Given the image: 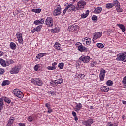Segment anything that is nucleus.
<instances>
[{
	"mask_svg": "<svg viewBox=\"0 0 126 126\" xmlns=\"http://www.w3.org/2000/svg\"><path fill=\"white\" fill-rule=\"evenodd\" d=\"M102 10H103V9H102V7H98L97 8H94V12L95 14H99V13H101V12H102Z\"/></svg>",
	"mask_w": 126,
	"mask_h": 126,
	"instance_id": "nucleus-17",
	"label": "nucleus"
},
{
	"mask_svg": "<svg viewBox=\"0 0 126 126\" xmlns=\"http://www.w3.org/2000/svg\"><path fill=\"white\" fill-rule=\"evenodd\" d=\"M106 84L107 86H112L114 83H113V81L109 80L106 82Z\"/></svg>",
	"mask_w": 126,
	"mask_h": 126,
	"instance_id": "nucleus-38",
	"label": "nucleus"
},
{
	"mask_svg": "<svg viewBox=\"0 0 126 126\" xmlns=\"http://www.w3.org/2000/svg\"><path fill=\"white\" fill-rule=\"evenodd\" d=\"M97 47H98L99 49H103L104 48V44L102 43H97L96 44Z\"/></svg>",
	"mask_w": 126,
	"mask_h": 126,
	"instance_id": "nucleus-42",
	"label": "nucleus"
},
{
	"mask_svg": "<svg viewBox=\"0 0 126 126\" xmlns=\"http://www.w3.org/2000/svg\"><path fill=\"white\" fill-rule=\"evenodd\" d=\"M83 44L84 45H88L89 46L91 44V39L88 37H86L82 39Z\"/></svg>",
	"mask_w": 126,
	"mask_h": 126,
	"instance_id": "nucleus-14",
	"label": "nucleus"
},
{
	"mask_svg": "<svg viewBox=\"0 0 126 126\" xmlns=\"http://www.w3.org/2000/svg\"><path fill=\"white\" fill-rule=\"evenodd\" d=\"M76 106L75 111H80V109L82 108V104L80 103H76Z\"/></svg>",
	"mask_w": 126,
	"mask_h": 126,
	"instance_id": "nucleus-21",
	"label": "nucleus"
},
{
	"mask_svg": "<svg viewBox=\"0 0 126 126\" xmlns=\"http://www.w3.org/2000/svg\"><path fill=\"white\" fill-rule=\"evenodd\" d=\"M72 115L73 117H74L75 121H78V118L77 117V115L75 112L72 111Z\"/></svg>",
	"mask_w": 126,
	"mask_h": 126,
	"instance_id": "nucleus-34",
	"label": "nucleus"
},
{
	"mask_svg": "<svg viewBox=\"0 0 126 126\" xmlns=\"http://www.w3.org/2000/svg\"><path fill=\"white\" fill-rule=\"evenodd\" d=\"M62 13V7L61 6L57 7L53 11V15L54 16H58Z\"/></svg>",
	"mask_w": 126,
	"mask_h": 126,
	"instance_id": "nucleus-11",
	"label": "nucleus"
},
{
	"mask_svg": "<svg viewBox=\"0 0 126 126\" xmlns=\"http://www.w3.org/2000/svg\"><path fill=\"white\" fill-rule=\"evenodd\" d=\"M19 125L20 126H26L24 123H19Z\"/></svg>",
	"mask_w": 126,
	"mask_h": 126,
	"instance_id": "nucleus-58",
	"label": "nucleus"
},
{
	"mask_svg": "<svg viewBox=\"0 0 126 126\" xmlns=\"http://www.w3.org/2000/svg\"><path fill=\"white\" fill-rule=\"evenodd\" d=\"M67 10H68V9H67V7H66V8L64 9V10L63 11V14H65V13H66V11H67Z\"/></svg>",
	"mask_w": 126,
	"mask_h": 126,
	"instance_id": "nucleus-53",
	"label": "nucleus"
},
{
	"mask_svg": "<svg viewBox=\"0 0 126 126\" xmlns=\"http://www.w3.org/2000/svg\"><path fill=\"white\" fill-rule=\"evenodd\" d=\"M32 12H35V13H40L41 11H42V9L39 8V9H32Z\"/></svg>",
	"mask_w": 126,
	"mask_h": 126,
	"instance_id": "nucleus-37",
	"label": "nucleus"
},
{
	"mask_svg": "<svg viewBox=\"0 0 126 126\" xmlns=\"http://www.w3.org/2000/svg\"><path fill=\"white\" fill-rule=\"evenodd\" d=\"M79 60H80V61H82L83 63H89V61H90V60H91V58H90V56H89L82 55L79 58Z\"/></svg>",
	"mask_w": 126,
	"mask_h": 126,
	"instance_id": "nucleus-6",
	"label": "nucleus"
},
{
	"mask_svg": "<svg viewBox=\"0 0 126 126\" xmlns=\"http://www.w3.org/2000/svg\"><path fill=\"white\" fill-rule=\"evenodd\" d=\"M42 25H39L37 27L34 28L33 30L32 31V33H35V32H39L42 29Z\"/></svg>",
	"mask_w": 126,
	"mask_h": 126,
	"instance_id": "nucleus-18",
	"label": "nucleus"
},
{
	"mask_svg": "<svg viewBox=\"0 0 126 126\" xmlns=\"http://www.w3.org/2000/svg\"><path fill=\"white\" fill-rule=\"evenodd\" d=\"M87 16V15H86L85 13H83L81 15V17L82 18H86Z\"/></svg>",
	"mask_w": 126,
	"mask_h": 126,
	"instance_id": "nucleus-51",
	"label": "nucleus"
},
{
	"mask_svg": "<svg viewBox=\"0 0 126 126\" xmlns=\"http://www.w3.org/2000/svg\"><path fill=\"white\" fill-rule=\"evenodd\" d=\"M44 24L48 27H52L54 25V19L52 17H48L45 20Z\"/></svg>",
	"mask_w": 126,
	"mask_h": 126,
	"instance_id": "nucleus-2",
	"label": "nucleus"
},
{
	"mask_svg": "<svg viewBox=\"0 0 126 126\" xmlns=\"http://www.w3.org/2000/svg\"><path fill=\"white\" fill-rule=\"evenodd\" d=\"M14 94L18 98H20V99H22L23 98V93L20 91L19 89H15L13 91Z\"/></svg>",
	"mask_w": 126,
	"mask_h": 126,
	"instance_id": "nucleus-4",
	"label": "nucleus"
},
{
	"mask_svg": "<svg viewBox=\"0 0 126 126\" xmlns=\"http://www.w3.org/2000/svg\"><path fill=\"white\" fill-rule=\"evenodd\" d=\"M86 5V2H85L84 0H81L77 2L76 9V10H82Z\"/></svg>",
	"mask_w": 126,
	"mask_h": 126,
	"instance_id": "nucleus-1",
	"label": "nucleus"
},
{
	"mask_svg": "<svg viewBox=\"0 0 126 126\" xmlns=\"http://www.w3.org/2000/svg\"><path fill=\"white\" fill-rule=\"evenodd\" d=\"M89 14V10H87L86 11V13H85V15H87V16H88V15Z\"/></svg>",
	"mask_w": 126,
	"mask_h": 126,
	"instance_id": "nucleus-56",
	"label": "nucleus"
},
{
	"mask_svg": "<svg viewBox=\"0 0 126 126\" xmlns=\"http://www.w3.org/2000/svg\"><path fill=\"white\" fill-rule=\"evenodd\" d=\"M54 47L56 50H61V49H62L61 44L59 42H56L54 45Z\"/></svg>",
	"mask_w": 126,
	"mask_h": 126,
	"instance_id": "nucleus-24",
	"label": "nucleus"
},
{
	"mask_svg": "<svg viewBox=\"0 0 126 126\" xmlns=\"http://www.w3.org/2000/svg\"><path fill=\"white\" fill-rule=\"evenodd\" d=\"M93 119L90 118L88 119L87 121H84L82 123L84 125V126H91V125L93 124Z\"/></svg>",
	"mask_w": 126,
	"mask_h": 126,
	"instance_id": "nucleus-13",
	"label": "nucleus"
},
{
	"mask_svg": "<svg viewBox=\"0 0 126 126\" xmlns=\"http://www.w3.org/2000/svg\"><path fill=\"white\" fill-rule=\"evenodd\" d=\"M78 26L76 25H73L71 26H69L68 27L69 31H71L72 32H73V31H75L78 29Z\"/></svg>",
	"mask_w": 126,
	"mask_h": 126,
	"instance_id": "nucleus-16",
	"label": "nucleus"
},
{
	"mask_svg": "<svg viewBox=\"0 0 126 126\" xmlns=\"http://www.w3.org/2000/svg\"><path fill=\"white\" fill-rule=\"evenodd\" d=\"M122 82H123V84H126V76L123 78Z\"/></svg>",
	"mask_w": 126,
	"mask_h": 126,
	"instance_id": "nucleus-50",
	"label": "nucleus"
},
{
	"mask_svg": "<svg viewBox=\"0 0 126 126\" xmlns=\"http://www.w3.org/2000/svg\"><path fill=\"white\" fill-rule=\"evenodd\" d=\"M122 103L123 104V105H126V101H122Z\"/></svg>",
	"mask_w": 126,
	"mask_h": 126,
	"instance_id": "nucleus-61",
	"label": "nucleus"
},
{
	"mask_svg": "<svg viewBox=\"0 0 126 126\" xmlns=\"http://www.w3.org/2000/svg\"><path fill=\"white\" fill-rule=\"evenodd\" d=\"M42 64H40V65H36L34 68V70H35L36 71H38V70L39 69V66H42Z\"/></svg>",
	"mask_w": 126,
	"mask_h": 126,
	"instance_id": "nucleus-44",
	"label": "nucleus"
},
{
	"mask_svg": "<svg viewBox=\"0 0 126 126\" xmlns=\"http://www.w3.org/2000/svg\"><path fill=\"white\" fill-rule=\"evenodd\" d=\"M105 73H106V70L104 69H101L100 70V73L99 74V78L101 81H104L105 78Z\"/></svg>",
	"mask_w": 126,
	"mask_h": 126,
	"instance_id": "nucleus-12",
	"label": "nucleus"
},
{
	"mask_svg": "<svg viewBox=\"0 0 126 126\" xmlns=\"http://www.w3.org/2000/svg\"><path fill=\"white\" fill-rule=\"evenodd\" d=\"M78 76H79L80 77H85V75L82 74H78Z\"/></svg>",
	"mask_w": 126,
	"mask_h": 126,
	"instance_id": "nucleus-54",
	"label": "nucleus"
},
{
	"mask_svg": "<svg viewBox=\"0 0 126 126\" xmlns=\"http://www.w3.org/2000/svg\"><path fill=\"white\" fill-rule=\"evenodd\" d=\"M122 119H123V120H125V118H126V116H125V115H123V116H122Z\"/></svg>",
	"mask_w": 126,
	"mask_h": 126,
	"instance_id": "nucleus-62",
	"label": "nucleus"
},
{
	"mask_svg": "<svg viewBox=\"0 0 126 126\" xmlns=\"http://www.w3.org/2000/svg\"><path fill=\"white\" fill-rule=\"evenodd\" d=\"M10 47L12 50H15L16 49V44L14 42H11L10 43Z\"/></svg>",
	"mask_w": 126,
	"mask_h": 126,
	"instance_id": "nucleus-31",
	"label": "nucleus"
},
{
	"mask_svg": "<svg viewBox=\"0 0 126 126\" xmlns=\"http://www.w3.org/2000/svg\"><path fill=\"white\" fill-rule=\"evenodd\" d=\"M56 80L57 81V85L58 84H62V83H63V79H58Z\"/></svg>",
	"mask_w": 126,
	"mask_h": 126,
	"instance_id": "nucleus-43",
	"label": "nucleus"
},
{
	"mask_svg": "<svg viewBox=\"0 0 126 126\" xmlns=\"http://www.w3.org/2000/svg\"><path fill=\"white\" fill-rule=\"evenodd\" d=\"M32 83L34 85H38V86H42L43 85V82L39 78L32 79Z\"/></svg>",
	"mask_w": 126,
	"mask_h": 126,
	"instance_id": "nucleus-8",
	"label": "nucleus"
},
{
	"mask_svg": "<svg viewBox=\"0 0 126 126\" xmlns=\"http://www.w3.org/2000/svg\"><path fill=\"white\" fill-rule=\"evenodd\" d=\"M76 46L77 48H78V51L80 52H85V51H86V47L83 46L82 44H81L80 42L76 43Z\"/></svg>",
	"mask_w": 126,
	"mask_h": 126,
	"instance_id": "nucleus-7",
	"label": "nucleus"
},
{
	"mask_svg": "<svg viewBox=\"0 0 126 126\" xmlns=\"http://www.w3.org/2000/svg\"><path fill=\"white\" fill-rule=\"evenodd\" d=\"M113 7H114V5L113 4V3H109L106 4V8L108 9L113 8Z\"/></svg>",
	"mask_w": 126,
	"mask_h": 126,
	"instance_id": "nucleus-30",
	"label": "nucleus"
},
{
	"mask_svg": "<svg viewBox=\"0 0 126 126\" xmlns=\"http://www.w3.org/2000/svg\"><path fill=\"white\" fill-rule=\"evenodd\" d=\"M3 99L4 100V102L7 103L8 104H10L11 102V100L7 97H3Z\"/></svg>",
	"mask_w": 126,
	"mask_h": 126,
	"instance_id": "nucleus-39",
	"label": "nucleus"
},
{
	"mask_svg": "<svg viewBox=\"0 0 126 126\" xmlns=\"http://www.w3.org/2000/svg\"><path fill=\"white\" fill-rule=\"evenodd\" d=\"M92 20H94V21H95V20H97L98 19V17H97V16H96V15H94L92 17Z\"/></svg>",
	"mask_w": 126,
	"mask_h": 126,
	"instance_id": "nucleus-47",
	"label": "nucleus"
},
{
	"mask_svg": "<svg viewBox=\"0 0 126 126\" xmlns=\"http://www.w3.org/2000/svg\"><path fill=\"white\" fill-rule=\"evenodd\" d=\"M49 93H50V94H51V95H54V92L50 91V92H49Z\"/></svg>",
	"mask_w": 126,
	"mask_h": 126,
	"instance_id": "nucleus-60",
	"label": "nucleus"
},
{
	"mask_svg": "<svg viewBox=\"0 0 126 126\" xmlns=\"http://www.w3.org/2000/svg\"><path fill=\"white\" fill-rule=\"evenodd\" d=\"M60 32V28H55L51 30L52 33H59Z\"/></svg>",
	"mask_w": 126,
	"mask_h": 126,
	"instance_id": "nucleus-29",
	"label": "nucleus"
},
{
	"mask_svg": "<svg viewBox=\"0 0 126 126\" xmlns=\"http://www.w3.org/2000/svg\"><path fill=\"white\" fill-rule=\"evenodd\" d=\"M50 85L51 86H53V87H56V86H57V85H58V83L56 81V80H52L50 82Z\"/></svg>",
	"mask_w": 126,
	"mask_h": 126,
	"instance_id": "nucleus-27",
	"label": "nucleus"
},
{
	"mask_svg": "<svg viewBox=\"0 0 126 126\" xmlns=\"http://www.w3.org/2000/svg\"><path fill=\"white\" fill-rule=\"evenodd\" d=\"M3 97L2 98H0V106H3Z\"/></svg>",
	"mask_w": 126,
	"mask_h": 126,
	"instance_id": "nucleus-45",
	"label": "nucleus"
},
{
	"mask_svg": "<svg viewBox=\"0 0 126 126\" xmlns=\"http://www.w3.org/2000/svg\"><path fill=\"white\" fill-rule=\"evenodd\" d=\"M125 59V56L122 53H120V55L117 57L116 60L117 61H124Z\"/></svg>",
	"mask_w": 126,
	"mask_h": 126,
	"instance_id": "nucleus-20",
	"label": "nucleus"
},
{
	"mask_svg": "<svg viewBox=\"0 0 126 126\" xmlns=\"http://www.w3.org/2000/svg\"><path fill=\"white\" fill-rule=\"evenodd\" d=\"M58 64L57 62H53L52 64V66L54 67V68H56V66Z\"/></svg>",
	"mask_w": 126,
	"mask_h": 126,
	"instance_id": "nucleus-49",
	"label": "nucleus"
},
{
	"mask_svg": "<svg viewBox=\"0 0 126 126\" xmlns=\"http://www.w3.org/2000/svg\"><path fill=\"white\" fill-rule=\"evenodd\" d=\"M97 64V61H92L91 63L90 64V66L91 67H94Z\"/></svg>",
	"mask_w": 126,
	"mask_h": 126,
	"instance_id": "nucleus-32",
	"label": "nucleus"
},
{
	"mask_svg": "<svg viewBox=\"0 0 126 126\" xmlns=\"http://www.w3.org/2000/svg\"><path fill=\"white\" fill-rule=\"evenodd\" d=\"M29 122H32V116H29L28 118Z\"/></svg>",
	"mask_w": 126,
	"mask_h": 126,
	"instance_id": "nucleus-55",
	"label": "nucleus"
},
{
	"mask_svg": "<svg viewBox=\"0 0 126 126\" xmlns=\"http://www.w3.org/2000/svg\"><path fill=\"white\" fill-rule=\"evenodd\" d=\"M48 111L47 113H48V114H51V113H52L53 112V109H52L51 108L49 109H48Z\"/></svg>",
	"mask_w": 126,
	"mask_h": 126,
	"instance_id": "nucleus-52",
	"label": "nucleus"
},
{
	"mask_svg": "<svg viewBox=\"0 0 126 126\" xmlns=\"http://www.w3.org/2000/svg\"><path fill=\"white\" fill-rule=\"evenodd\" d=\"M107 126H118V124L116 123H112V122H108L107 124Z\"/></svg>",
	"mask_w": 126,
	"mask_h": 126,
	"instance_id": "nucleus-36",
	"label": "nucleus"
},
{
	"mask_svg": "<svg viewBox=\"0 0 126 126\" xmlns=\"http://www.w3.org/2000/svg\"><path fill=\"white\" fill-rule=\"evenodd\" d=\"M51 104L50 103H47L45 104V107L47 108V109H50L51 108Z\"/></svg>",
	"mask_w": 126,
	"mask_h": 126,
	"instance_id": "nucleus-48",
	"label": "nucleus"
},
{
	"mask_svg": "<svg viewBox=\"0 0 126 126\" xmlns=\"http://www.w3.org/2000/svg\"><path fill=\"white\" fill-rule=\"evenodd\" d=\"M63 66H64V63L63 62L59 63L58 64V68L59 69H63Z\"/></svg>",
	"mask_w": 126,
	"mask_h": 126,
	"instance_id": "nucleus-35",
	"label": "nucleus"
},
{
	"mask_svg": "<svg viewBox=\"0 0 126 126\" xmlns=\"http://www.w3.org/2000/svg\"><path fill=\"white\" fill-rule=\"evenodd\" d=\"M103 35V32H95L93 34V42H95L97 39H99L101 38Z\"/></svg>",
	"mask_w": 126,
	"mask_h": 126,
	"instance_id": "nucleus-5",
	"label": "nucleus"
},
{
	"mask_svg": "<svg viewBox=\"0 0 126 126\" xmlns=\"http://www.w3.org/2000/svg\"><path fill=\"white\" fill-rule=\"evenodd\" d=\"M100 89L102 92H108L110 89L108 87L103 86L100 88Z\"/></svg>",
	"mask_w": 126,
	"mask_h": 126,
	"instance_id": "nucleus-26",
	"label": "nucleus"
},
{
	"mask_svg": "<svg viewBox=\"0 0 126 126\" xmlns=\"http://www.w3.org/2000/svg\"><path fill=\"white\" fill-rule=\"evenodd\" d=\"M10 83V82L8 80L4 81L2 83V86H5V85H8Z\"/></svg>",
	"mask_w": 126,
	"mask_h": 126,
	"instance_id": "nucleus-40",
	"label": "nucleus"
},
{
	"mask_svg": "<svg viewBox=\"0 0 126 126\" xmlns=\"http://www.w3.org/2000/svg\"><path fill=\"white\" fill-rule=\"evenodd\" d=\"M121 54H122L124 56V57L126 58V52H123V53H121Z\"/></svg>",
	"mask_w": 126,
	"mask_h": 126,
	"instance_id": "nucleus-57",
	"label": "nucleus"
},
{
	"mask_svg": "<svg viewBox=\"0 0 126 126\" xmlns=\"http://www.w3.org/2000/svg\"><path fill=\"white\" fill-rule=\"evenodd\" d=\"M6 66H8L9 64H12L13 63V60L11 59H9L7 60L6 63Z\"/></svg>",
	"mask_w": 126,
	"mask_h": 126,
	"instance_id": "nucleus-33",
	"label": "nucleus"
},
{
	"mask_svg": "<svg viewBox=\"0 0 126 126\" xmlns=\"http://www.w3.org/2000/svg\"><path fill=\"white\" fill-rule=\"evenodd\" d=\"M2 108V106H0V112H1Z\"/></svg>",
	"mask_w": 126,
	"mask_h": 126,
	"instance_id": "nucleus-64",
	"label": "nucleus"
},
{
	"mask_svg": "<svg viewBox=\"0 0 126 126\" xmlns=\"http://www.w3.org/2000/svg\"><path fill=\"white\" fill-rule=\"evenodd\" d=\"M5 72V71L4 69L0 68V75H2Z\"/></svg>",
	"mask_w": 126,
	"mask_h": 126,
	"instance_id": "nucleus-46",
	"label": "nucleus"
},
{
	"mask_svg": "<svg viewBox=\"0 0 126 126\" xmlns=\"http://www.w3.org/2000/svg\"><path fill=\"white\" fill-rule=\"evenodd\" d=\"M3 55V52L1 51H0V57H1Z\"/></svg>",
	"mask_w": 126,
	"mask_h": 126,
	"instance_id": "nucleus-59",
	"label": "nucleus"
},
{
	"mask_svg": "<svg viewBox=\"0 0 126 126\" xmlns=\"http://www.w3.org/2000/svg\"><path fill=\"white\" fill-rule=\"evenodd\" d=\"M46 68L47 69H48V70H55V69H56L57 68H54V67H53V66H48V67H47Z\"/></svg>",
	"mask_w": 126,
	"mask_h": 126,
	"instance_id": "nucleus-41",
	"label": "nucleus"
},
{
	"mask_svg": "<svg viewBox=\"0 0 126 126\" xmlns=\"http://www.w3.org/2000/svg\"><path fill=\"white\" fill-rule=\"evenodd\" d=\"M46 54L47 53H40L36 55V58H37V59H39V60H40V59H41V58H43V57H44V56H45V55H46Z\"/></svg>",
	"mask_w": 126,
	"mask_h": 126,
	"instance_id": "nucleus-28",
	"label": "nucleus"
},
{
	"mask_svg": "<svg viewBox=\"0 0 126 126\" xmlns=\"http://www.w3.org/2000/svg\"><path fill=\"white\" fill-rule=\"evenodd\" d=\"M65 6L68 9H69V11H75V8H76V7H75L73 4H71L69 3H66L65 4Z\"/></svg>",
	"mask_w": 126,
	"mask_h": 126,
	"instance_id": "nucleus-10",
	"label": "nucleus"
},
{
	"mask_svg": "<svg viewBox=\"0 0 126 126\" xmlns=\"http://www.w3.org/2000/svg\"><path fill=\"white\" fill-rule=\"evenodd\" d=\"M16 36L19 41V43H20V44H23V39H22V34L20 32H18L16 34Z\"/></svg>",
	"mask_w": 126,
	"mask_h": 126,
	"instance_id": "nucleus-15",
	"label": "nucleus"
},
{
	"mask_svg": "<svg viewBox=\"0 0 126 126\" xmlns=\"http://www.w3.org/2000/svg\"><path fill=\"white\" fill-rule=\"evenodd\" d=\"M113 6L116 9L117 12H123L124 10L123 8L121 7V5L120 4V2L118 0L113 1Z\"/></svg>",
	"mask_w": 126,
	"mask_h": 126,
	"instance_id": "nucleus-3",
	"label": "nucleus"
},
{
	"mask_svg": "<svg viewBox=\"0 0 126 126\" xmlns=\"http://www.w3.org/2000/svg\"><path fill=\"white\" fill-rule=\"evenodd\" d=\"M117 25L118 27H119V28H120V29H121L122 32H125V31H126V28L124 25L117 24Z\"/></svg>",
	"mask_w": 126,
	"mask_h": 126,
	"instance_id": "nucleus-23",
	"label": "nucleus"
},
{
	"mask_svg": "<svg viewBox=\"0 0 126 126\" xmlns=\"http://www.w3.org/2000/svg\"><path fill=\"white\" fill-rule=\"evenodd\" d=\"M14 121V117H11L10 119L9 120V122L7 124V126H13L12 124L13 122Z\"/></svg>",
	"mask_w": 126,
	"mask_h": 126,
	"instance_id": "nucleus-22",
	"label": "nucleus"
},
{
	"mask_svg": "<svg viewBox=\"0 0 126 126\" xmlns=\"http://www.w3.org/2000/svg\"><path fill=\"white\" fill-rule=\"evenodd\" d=\"M0 63L3 67H6V63L3 59H0Z\"/></svg>",
	"mask_w": 126,
	"mask_h": 126,
	"instance_id": "nucleus-25",
	"label": "nucleus"
},
{
	"mask_svg": "<svg viewBox=\"0 0 126 126\" xmlns=\"http://www.w3.org/2000/svg\"><path fill=\"white\" fill-rule=\"evenodd\" d=\"M94 108L93 106H90V110H93Z\"/></svg>",
	"mask_w": 126,
	"mask_h": 126,
	"instance_id": "nucleus-63",
	"label": "nucleus"
},
{
	"mask_svg": "<svg viewBox=\"0 0 126 126\" xmlns=\"http://www.w3.org/2000/svg\"><path fill=\"white\" fill-rule=\"evenodd\" d=\"M44 22H45V20L42 19L40 20H36L34 21L33 23L34 24H35V25H38L39 24H44Z\"/></svg>",
	"mask_w": 126,
	"mask_h": 126,
	"instance_id": "nucleus-19",
	"label": "nucleus"
},
{
	"mask_svg": "<svg viewBox=\"0 0 126 126\" xmlns=\"http://www.w3.org/2000/svg\"><path fill=\"white\" fill-rule=\"evenodd\" d=\"M19 70H20V67L15 66L11 69L10 72L11 74H17L19 72Z\"/></svg>",
	"mask_w": 126,
	"mask_h": 126,
	"instance_id": "nucleus-9",
	"label": "nucleus"
}]
</instances>
